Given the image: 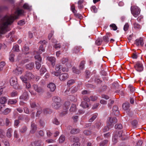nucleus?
<instances>
[{
  "instance_id": "1",
  "label": "nucleus",
  "mask_w": 146,
  "mask_h": 146,
  "mask_svg": "<svg viewBox=\"0 0 146 146\" xmlns=\"http://www.w3.org/2000/svg\"><path fill=\"white\" fill-rule=\"evenodd\" d=\"M10 83L11 86L15 89H21L22 88L21 86L18 83L17 79L16 77H13L11 78Z\"/></svg>"
},
{
  "instance_id": "2",
  "label": "nucleus",
  "mask_w": 146,
  "mask_h": 146,
  "mask_svg": "<svg viewBox=\"0 0 146 146\" xmlns=\"http://www.w3.org/2000/svg\"><path fill=\"white\" fill-rule=\"evenodd\" d=\"M35 76L31 73L27 72L25 76H22L20 77V78L24 82H26L27 79L31 80L34 78Z\"/></svg>"
},
{
  "instance_id": "3",
  "label": "nucleus",
  "mask_w": 146,
  "mask_h": 146,
  "mask_svg": "<svg viewBox=\"0 0 146 146\" xmlns=\"http://www.w3.org/2000/svg\"><path fill=\"white\" fill-rule=\"evenodd\" d=\"M131 13L135 17H137L139 14L140 12V10L136 6H131Z\"/></svg>"
},
{
  "instance_id": "4",
  "label": "nucleus",
  "mask_w": 146,
  "mask_h": 146,
  "mask_svg": "<svg viewBox=\"0 0 146 146\" xmlns=\"http://www.w3.org/2000/svg\"><path fill=\"white\" fill-rule=\"evenodd\" d=\"M36 60L35 64L36 68L38 70L41 67V63L42 62V59L39 54H38L35 56Z\"/></svg>"
},
{
  "instance_id": "5",
  "label": "nucleus",
  "mask_w": 146,
  "mask_h": 146,
  "mask_svg": "<svg viewBox=\"0 0 146 146\" xmlns=\"http://www.w3.org/2000/svg\"><path fill=\"white\" fill-rule=\"evenodd\" d=\"M39 43L40 44H41L39 48V52L38 53L36 51H34V53L35 55L37 54H41L42 52H40V50L42 52H44L45 51L44 47L45 46V44L46 43H47V42L45 40H43V41H40Z\"/></svg>"
},
{
  "instance_id": "6",
  "label": "nucleus",
  "mask_w": 146,
  "mask_h": 146,
  "mask_svg": "<svg viewBox=\"0 0 146 146\" xmlns=\"http://www.w3.org/2000/svg\"><path fill=\"white\" fill-rule=\"evenodd\" d=\"M117 121V119L115 117H109L107 122V125L108 126L112 127Z\"/></svg>"
},
{
  "instance_id": "7",
  "label": "nucleus",
  "mask_w": 146,
  "mask_h": 146,
  "mask_svg": "<svg viewBox=\"0 0 146 146\" xmlns=\"http://www.w3.org/2000/svg\"><path fill=\"white\" fill-rule=\"evenodd\" d=\"M134 67L135 70L137 71L140 72L143 70V67L142 64L139 62H137Z\"/></svg>"
},
{
  "instance_id": "8",
  "label": "nucleus",
  "mask_w": 146,
  "mask_h": 146,
  "mask_svg": "<svg viewBox=\"0 0 146 146\" xmlns=\"http://www.w3.org/2000/svg\"><path fill=\"white\" fill-rule=\"evenodd\" d=\"M69 77L68 74L66 73L62 74L59 75V79L61 81H64Z\"/></svg>"
},
{
  "instance_id": "9",
  "label": "nucleus",
  "mask_w": 146,
  "mask_h": 146,
  "mask_svg": "<svg viewBox=\"0 0 146 146\" xmlns=\"http://www.w3.org/2000/svg\"><path fill=\"white\" fill-rule=\"evenodd\" d=\"M135 44L137 46H142L144 44L143 39V38H140L139 39H137L135 40Z\"/></svg>"
},
{
  "instance_id": "10",
  "label": "nucleus",
  "mask_w": 146,
  "mask_h": 146,
  "mask_svg": "<svg viewBox=\"0 0 146 146\" xmlns=\"http://www.w3.org/2000/svg\"><path fill=\"white\" fill-rule=\"evenodd\" d=\"M47 87L50 89V91L51 92L54 91L56 88V86L55 84L53 83H51L48 84L47 85Z\"/></svg>"
},
{
  "instance_id": "11",
  "label": "nucleus",
  "mask_w": 146,
  "mask_h": 146,
  "mask_svg": "<svg viewBox=\"0 0 146 146\" xmlns=\"http://www.w3.org/2000/svg\"><path fill=\"white\" fill-rule=\"evenodd\" d=\"M33 86L35 91L38 93L42 92L43 91V89L42 87L38 86L37 85L34 84Z\"/></svg>"
},
{
  "instance_id": "12",
  "label": "nucleus",
  "mask_w": 146,
  "mask_h": 146,
  "mask_svg": "<svg viewBox=\"0 0 146 146\" xmlns=\"http://www.w3.org/2000/svg\"><path fill=\"white\" fill-rule=\"evenodd\" d=\"M31 129L30 130V132L31 133H35L37 129L36 125L35 123L32 122L31 124Z\"/></svg>"
},
{
  "instance_id": "13",
  "label": "nucleus",
  "mask_w": 146,
  "mask_h": 146,
  "mask_svg": "<svg viewBox=\"0 0 146 146\" xmlns=\"http://www.w3.org/2000/svg\"><path fill=\"white\" fill-rule=\"evenodd\" d=\"M117 135L118 137H121V139L122 140H124L126 138L125 133L122 131H119Z\"/></svg>"
},
{
  "instance_id": "14",
  "label": "nucleus",
  "mask_w": 146,
  "mask_h": 146,
  "mask_svg": "<svg viewBox=\"0 0 146 146\" xmlns=\"http://www.w3.org/2000/svg\"><path fill=\"white\" fill-rule=\"evenodd\" d=\"M62 103H53L52 106L53 108L56 110H58L62 106Z\"/></svg>"
},
{
  "instance_id": "15",
  "label": "nucleus",
  "mask_w": 146,
  "mask_h": 146,
  "mask_svg": "<svg viewBox=\"0 0 146 146\" xmlns=\"http://www.w3.org/2000/svg\"><path fill=\"white\" fill-rule=\"evenodd\" d=\"M29 98V96L27 92H24L20 97V99L23 100H27Z\"/></svg>"
},
{
  "instance_id": "16",
  "label": "nucleus",
  "mask_w": 146,
  "mask_h": 146,
  "mask_svg": "<svg viewBox=\"0 0 146 146\" xmlns=\"http://www.w3.org/2000/svg\"><path fill=\"white\" fill-rule=\"evenodd\" d=\"M53 103H62L61 98L57 96H54L52 98Z\"/></svg>"
},
{
  "instance_id": "17",
  "label": "nucleus",
  "mask_w": 146,
  "mask_h": 146,
  "mask_svg": "<svg viewBox=\"0 0 146 146\" xmlns=\"http://www.w3.org/2000/svg\"><path fill=\"white\" fill-rule=\"evenodd\" d=\"M48 60L50 62L51 64L53 66H54L55 65V62L56 59L55 58L53 57H48L47 58Z\"/></svg>"
},
{
  "instance_id": "18",
  "label": "nucleus",
  "mask_w": 146,
  "mask_h": 146,
  "mask_svg": "<svg viewBox=\"0 0 146 146\" xmlns=\"http://www.w3.org/2000/svg\"><path fill=\"white\" fill-rule=\"evenodd\" d=\"M22 70V68L20 67H18L15 70L13 71V72L16 75H19L21 74Z\"/></svg>"
},
{
  "instance_id": "19",
  "label": "nucleus",
  "mask_w": 146,
  "mask_h": 146,
  "mask_svg": "<svg viewBox=\"0 0 146 146\" xmlns=\"http://www.w3.org/2000/svg\"><path fill=\"white\" fill-rule=\"evenodd\" d=\"M118 137L117 135V133L115 132L114 133L112 138V141L114 144H115L117 143Z\"/></svg>"
},
{
  "instance_id": "20",
  "label": "nucleus",
  "mask_w": 146,
  "mask_h": 146,
  "mask_svg": "<svg viewBox=\"0 0 146 146\" xmlns=\"http://www.w3.org/2000/svg\"><path fill=\"white\" fill-rule=\"evenodd\" d=\"M80 106L84 108H86L89 107V105L88 103L85 101H82L81 102L80 105Z\"/></svg>"
},
{
  "instance_id": "21",
  "label": "nucleus",
  "mask_w": 146,
  "mask_h": 146,
  "mask_svg": "<svg viewBox=\"0 0 146 146\" xmlns=\"http://www.w3.org/2000/svg\"><path fill=\"white\" fill-rule=\"evenodd\" d=\"M34 65L33 62H31L26 65V67L27 69L31 70L34 67Z\"/></svg>"
},
{
  "instance_id": "22",
  "label": "nucleus",
  "mask_w": 146,
  "mask_h": 146,
  "mask_svg": "<svg viewBox=\"0 0 146 146\" xmlns=\"http://www.w3.org/2000/svg\"><path fill=\"white\" fill-rule=\"evenodd\" d=\"M70 141L72 143H73L79 142V139L77 137L73 136L70 139Z\"/></svg>"
},
{
  "instance_id": "23",
  "label": "nucleus",
  "mask_w": 146,
  "mask_h": 146,
  "mask_svg": "<svg viewBox=\"0 0 146 146\" xmlns=\"http://www.w3.org/2000/svg\"><path fill=\"white\" fill-rule=\"evenodd\" d=\"M17 102V101L16 99H9L8 101V104L9 105L15 104Z\"/></svg>"
},
{
  "instance_id": "24",
  "label": "nucleus",
  "mask_w": 146,
  "mask_h": 146,
  "mask_svg": "<svg viewBox=\"0 0 146 146\" xmlns=\"http://www.w3.org/2000/svg\"><path fill=\"white\" fill-rule=\"evenodd\" d=\"M84 1L83 0H79L78 2V7L79 9H81L83 8L84 6L83 3Z\"/></svg>"
},
{
  "instance_id": "25",
  "label": "nucleus",
  "mask_w": 146,
  "mask_h": 146,
  "mask_svg": "<svg viewBox=\"0 0 146 146\" xmlns=\"http://www.w3.org/2000/svg\"><path fill=\"white\" fill-rule=\"evenodd\" d=\"M7 98L5 97H3L0 98V103L2 104V105H4L7 102Z\"/></svg>"
},
{
  "instance_id": "26",
  "label": "nucleus",
  "mask_w": 146,
  "mask_h": 146,
  "mask_svg": "<svg viewBox=\"0 0 146 146\" xmlns=\"http://www.w3.org/2000/svg\"><path fill=\"white\" fill-rule=\"evenodd\" d=\"M12 129L11 128H9L8 129L7 132V136L9 138L11 137L12 136L11 133H12Z\"/></svg>"
},
{
  "instance_id": "27",
  "label": "nucleus",
  "mask_w": 146,
  "mask_h": 146,
  "mask_svg": "<svg viewBox=\"0 0 146 146\" xmlns=\"http://www.w3.org/2000/svg\"><path fill=\"white\" fill-rule=\"evenodd\" d=\"M29 49L28 46H25L23 48L22 51L23 52H24L25 54H27L29 53L28 51L29 50Z\"/></svg>"
},
{
  "instance_id": "28",
  "label": "nucleus",
  "mask_w": 146,
  "mask_h": 146,
  "mask_svg": "<svg viewBox=\"0 0 146 146\" xmlns=\"http://www.w3.org/2000/svg\"><path fill=\"white\" fill-rule=\"evenodd\" d=\"M30 104L31 107L33 109V110H34L35 109L37 108V106L35 102H31Z\"/></svg>"
},
{
  "instance_id": "29",
  "label": "nucleus",
  "mask_w": 146,
  "mask_h": 146,
  "mask_svg": "<svg viewBox=\"0 0 146 146\" xmlns=\"http://www.w3.org/2000/svg\"><path fill=\"white\" fill-rule=\"evenodd\" d=\"M98 116L97 113H95L93 114L92 117L89 119V121L90 122H92L97 118Z\"/></svg>"
},
{
  "instance_id": "30",
  "label": "nucleus",
  "mask_w": 146,
  "mask_h": 146,
  "mask_svg": "<svg viewBox=\"0 0 146 146\" xmlns=\"http://www.w3.org/2000/svg\"><path fill=\"white\" fill-rule=\"evenodd\" d=\"M85 61L84 60L82 61L80 63L79 66V68L80 70H82L84 68Z\"/></svg>"
},
{
  "instance_id": "31",
  "label": "nucleus",
  "mask_w": 146,
  "mask_h": 146,
  "mask_svg": "<svg viewBox=\"0 0 146 146\" xmlns=\"http://www.w3.org/2000/svg\"><path fill=\"white\" fill-rule=\"evenodd\" d=\"M41 142V140H37L35 141L33 143L35 146H40Z\"/></svg>"
},
{
  "instance_id": "32",
  "label": "nucleus",
  "mask_w": 146,
  "mask_h": 146,
  "mask_svg": "<svg viewBox=\"0 0 146 146\" xmlns=\"http://www.w3.org/2000/svg\"><path fill=\"white\" fill-rule=\"evenodd\" d=\"M109 34H107L105 36H104L103 37V40L106 43L108 42L109 41Z\"/></svg>"
},
{
  "instance_id": "33",
  "label": "nucleus",
  "mask_w": 146,
  "mask_h": 146,
  "mask_svg": "<svg viewBox=\"0 0 146 146\" xmlns=\"http://www.w3.org/2000/svg\"><path fill=\"white\" fill-rule=\"evenodd\" d=\"M80 130L78 129H72L70 130V133L71 134H75L79 133L80 131Z\"/></svg>"
},
{
  "instance_id": "34",
  "label": "nucleus",
  "mask_w": 146,
  "mask_h": 146,
  "mask_svg": "<svg viewBox=\"0 0 146 146\" xmlns=\"http://www.w3.org/2000/svg\"><path fill=\"white\" fill-rule=\"evenodd\" d=\"M65 136L63 135H61L59 139V142L60 143H63L65 141Z\"/></svg>"
},
{
  "instance_id": "35",
  "label": "nucleus",
  "mask_w": 146,
  "mask_h": 146,
  "mask_svg": "<svg viewBox=\"0 0 146 146\" xmlns=\"http://www.w3.org/2000/svg\"><path fill=\"white\" fill-rule=\"evenodd\" d=\"M11 111V109L7 108L3 111L2 113L4 115H7Z\"/></svg>"
},
{
  "instance_id": "36",
  "label": "nucleus",
  "mask_w": 146,
  "mask_h": 146,
  "mask_svg": "<svg viewBox=\"0 0 146 146\" xmlns=\"http://www.w3.org/2000/svg\"><path fill=\"white\" fill-rule=\"evenodd\" d=\"M27 130V127L25 126H23L19 130V132L22 133H25Z\"/></svg>"
},
{
  "instance_id": "37",
  "label": "nucleus",
  "mask_w": 146,
  "mask_h": 146,
  "mask_svg": "<svg viewBox=\"0 0 146 146\" xmlns=\"http://www.w3.org/2000/svg\"><path fill=\"white\" fill-rule=\"evenodd\" d=\"M75 82V81L74 80H70L67 81V85L68 86H70L74 84Z\"/></svg>"
},
{
  "instance_id": "38",
  "label": "nucleus",
  "mask_w": 146,
  "mask_h": 146,
  "mask_svg": "<svg viewBox=\"0 0 146 146\" xmlns=\"http://www.w3.org/2000/svg\"><path fill=\"white\" fill-rule=\"evenodd\" d=\"M81 48L80 46H76L74 48L73 50V52L76 53L78 52Z\"/></svg>"
},
{
  "instance_id": "39",
  "label": "nucleus",
  "mask_w": 146,
  "mask_h": 146,
  "mask_svg": "<svg viewBox=\"0 0 146 146\" xmlns=\"http://www.w3.org/2000/svg\"><path fill=\"white\" fill-rule=\"evenodd\" d=\"M122 107L123 109L127 110L129 107V104L128 103H125L123 105Z\"/></svg>"
},
{
  "instance_id": "40",
  "label": "nucleus",
  "mask_w": 146,
  "mask_h": 146,
  "mask_svg": "<svg viewBox=\"0 0 146 146\" xmlns=\"http://www.w3.org/2000/svg\"><path fill=\"white\" fill-rule=\"evenodd\" d=\"M76 110V106L75 104H72V105L70 109V112H74Z\"/></svg>"
},
{
  "instance_id": "41",
  "label": "nucleus",
  "mask_w": 146,
  "mask_h": 146,
  "mask_svg": "<svg viewBox=\"0 0 146 146\" xmlns=\"http://www.w3.org/2000/svg\"><path fill=\"white\" fill-rule=\"evenodd\" d=\"M62 66L60 64H57L56 66L55 70L57 71H60L62 69Z\"/></svg>"
},
{
  "instance_id": "42",
  "label": "nucleus",
  "mask_w": 146,
  "mask_h": 146,
  "mask_svg": "<svg viewBox=\"0 0 146 146\" xmlns=\"http://www.w3.org/2000/svg\"><path fill=\"white\" fill-rule=\"evenodd\" d=\"M113 112L114 113H116V114H118L119 113V111L118 110V107L116 106H114L113 108Z\"/></svg>"
},
{
  "instance_id": "43",
  "label": "nucleus",
  "mask_w": 146,
  "mask_h": 146,
  "mask_svg": "<svg viewBox=\"0 0 146 146\" xmlns=\"http://www.w3.org/2000/svg\"><path fill=\"white\" fill-rule=\"evenodd\" d=\"M46 71V70L45 68L43 66H42L40 70V74H44Z\"/></svg>"
},
{
  "instance_id": "44",
  "label": "nucleus",
  "mask_w": 146,
  "mask_h": 146,
  "mask_svg": "<svg viewBox=\"0 0 146 146\" xmlns=\"http://www.w3.org/2000/svg\"><path fill=\"white\" fill-rule=\"evenodd\" d=\"M11 124L10 120L7 118L5 121V125L6 126H10Z\"/></svg>"
},
{
  "instance_id": "45",
  "label": "nucleus",
  "mask_w": 146,
  "mask_h": 146,
  "mask_svg": "<svg viewBox=\"0 0 146 146\" xmlns=\"http://www.w3.org/2000/svg\"><path fill=\"white\" fill-rule=\"evenodd\" d=\"M43 111L45 114L50 113L52 112L51 110L48 108L45 109Z\"/></svg>"
},
{
  "instance_id": "46",
  "label": "nucleus",
  "mask_w": 146,
  "mask_h": 146,
  "mask_svg": "<svg viewBox=\"0 0 146 146\" xmlns=\"http://www.w3.org/2000/svg\"><path fill=\"white\" fill-rule=\"evenodd\" d=\"M114 100H112L110 99L109 101V103L108 104V106L110 108H111L112 105L114 103Z\"/></svg>"
},
{
  "instance_id": "47",
  "label": "nucleus",
  "mask_w": 146,
  "mask_h": 146,
  "mask_svg": "<svg viewBox=\"0 0 146 146\" xmlns=\"http://www.w3.org/2000/svg\"><path fill=\"white\" fill-rule=\"evenodd\" d=\"M5 136V133L2 130H0V138L2 139L4 138Z\"/></svg>"
},
{
  "instance_id": "48",
  "label": "nucleus",
  "mask_w": 146,
  "mask_h": 146,
  "mask_svg": "<svg viewBox=\"0 0 146 146\" xmlns=\"http://www.w3.org/2000/svg\"><path fill=\"white\" fill-rule=\"evenodd\" d=\"M71 10L74 14H75V13H76L77 12V11L75 9V6L74 4H72L71 5Z\"/></svg>"
},
{
  "instance_id": "49",
  "label": "nucleus",
  "mask_w": 146,
  "mask_h": 146,
  "mask_svg": "<svg viewBox=\"0 0 146 146\" xmlns=\"http://www.w3.org/2000/svg\"><path fill=\"white\" fill-rule=\"evenodd\" d=\"M71 10L74 14H75V13H76L77 12V11L75 9V6L74 4H72L71 5Z\"/></svg>"
},
{
  "instance_id": "50",
  "label": "nucleus",
  "mask_w": 146,
  "mask_h": 146,
  "mask_svg": "<svg viewBox=\"0 0 146 146\" xmlns=\"http://www.w3.org/2000/svg\"><path fill=\"white\" fill-rule=\"evenodd\" d=\"M110 26L114 31H116L117 29V27L115 24H111L110 25Z\"/></svg>"
},
{
  "instance_id": "51",
  "label": "nucleus",
  "mask_w": 146,
  "mask_h": 146,
  "mask_svg": "<svg viewBox=\"0 0 146 146\" xmlns=\"http://www.w3.org/2000/svg\"><path fill=\"white\" fill-rule=\"evenodd\" d=\"M12 50L13 51L18 52L19 50L18 45H16L13 46Z\"/></svg>"
},
{
  "instance_id": "52",
  "label": "nucleus",
  "mask_w": 146,
  "mask_h": 146,
  "mask_svg": "<svg viewBox=\"0 0 146 146\" xmlns=\"http://www.w3.org/2000/svg\"><path fill=\"white\" fill-rule=\"evenodd\" d=\"M133 26L135 29H139L141 28V25L139 24L136 23H135L133 24Z\"/></svg>"
},
{
  "instance_id": "53",
  "label": "nucleus",
  "mask_w": 146,
  "mask_h": 146,
  "mask_svg": "<svg viewBox=\"0 0 146 146\" xmlns=\"http://www.w3.org/2000/svg\"><path fill=\"white\" fill-rule=\"evenodd\" d=\"M115 129H121L122 128V125L121 124H117L115 125Z\"/></svg>"
},
{
  "instance_id": "54",
  "label": "nucleus",
  "mask_w": 146,
  "mask_h": 146,
  "mask_svg": "<svg viewBox=\"0 0 146 146\" xmlns=\"http://www.w3.org/2000/svg\"><path fill=\"white\" fill-rule=\"evenodd\" d=\"M10 94L11 97H14L17 95L18 93L17 91H13Z\"/></svg>"
},
{
  "instance_id": "55",
  "label": "nucleus",
  "mask_w": 146,
  "mask_h": 146,
  "mask_svg": "<svg viewBox=\"0 0 146 146\" xmlns=\"http://www.w3.org/2000/svg\"><path fill=\"white\" fill-rule=\"evenodd\" d=\"M111 127L110 126H108L107 125V126H105L104 128L102 129V131L103 132H105L108 131L110 128Z\"/></svg>"
},
{
  "instance_id": "56",
  "label": "nucleus",
  "mask_w": 146,
  "mask_h": 146,
  "mask_svg": "<svg viewBox=\"0 0 146 146\" xmlns=\"http://www.w3.org/2000/svg\"><path fill=\"white\" fill-rule=\"evenodd\" d=\"M102 40L101 38H98L96 41V43L98 45H99L101 44Z\"/></svg>"
},
{
  "instance_id": "57",
  "label": "nucleus",
  "mask_w": 146,
  "mask_h": 146,
  "mask_svg": "<svg viewBox=\"0 0 146 146\" xmlns=\"http://www.w3.org/2000/svg\"><path fill=\"white\" fill-rule=\"evenodd\" d=\"M70 103L69 102L67 101L65 102L64 104V106L66 110H68L69 108V106H70Z\"/></svg>"
},
{
  "instance_id": "58",
  "label": "nucleus",
  "mask_w": 146,
  "mask_h": 146,
  "mask_svg": "<svg viewBox=\"0 0 146 146\" xmlns=\"http://www.w3.org/2000/svg\"><path fill=\"white\" fill-rule=\"evenodd\" d=\"M68 60V58H62L61 60V62L62 64H64Z\"/></svg>"
},
{
  "instance_id": "59",
  "label": "nucleus",
  "mask_w": 146,
  "mask_h": 146,
  "mask_svg": "<svg viewBox=\"0 0 146 146\" xmlns=\"http://www.w3.org/2000/svg\"><path fill=\"white\" fill-rule=\"evenodd\" d=\"M101 125V122L100 121H98L96 122L95 125L97 128H98L100 127Z\"/></svg>"
},
{
  "instance_id": "60",
  "label": "nucleus",
  "mask_w": 146,
  "mask_h": 146,
  "mask_svg": "<svg viewBox=\"0 0 146 146\" xmlns=\"http://www.w3.org/2000/svg\"><path fill=\"white\" fill-rule=\"evenodd\" d=\"M108 142V140H104L102 142H101L100 143V146H104Z\"/></svg>"
},
{
  "instance_id": "61",
  "label": "nucleus",
  "mask_w": 146,
  "mask_h": 146,
  "mask_svg": "<svg viewBox=\"0 0 146 146\" xmlns=\"http://www.w3.org/2000/svg\"><path fill=\"white\" fill-rule=\"evenodd\" d=\"M53 123L56 125H58L59 124V122L58 121V119L56 118H54L53 120Z\"/></svg>"
},
{
  "instance_id": "62",
  "label": "nucleus",
  "mask_w": 146,
  "mask_h": 146,
  "mask_svg": "<svg viewBox=\"0 0 146 146\" xmlns=\"http://www.w3.org/2000/svg\"><path fill=\"white\" fill-rule=\"evenodd\" d=\"M129 27V25L128 23H126L125 24L123 27V29L125 31H127Z\"/></svg>"
},
{
  "instance_id": "63",
  "label": "nucleus",
  "mask_w": 146,
  "mask_h": 146,
  "mask_svg": "<svg viewBox=\"0 0 146 146\" xmlns=\"http://www.w3.org/2000/svg\"><path fill=\"white\" fill-rule=\"evenodd\" d=\"M25 21L22 20L19 21L18 23V24L22 26L25 24Z\"/></svg>"
},
{
  "instance_id": "64",
  "label": "nucleus",
  "mask_w": 146,
  "mask_h": 146,
  "mask_svg": "<svg viewBox=\"0 0 146 146\" xmlns=\"http://www.w3.org/2000/svg\"><path fill=\"white\" fill-rule=\"evenodd\" d=\"M142 141L141 140H139L137 142L135 146H142Z\"/></svg>"
}]
</instances>
